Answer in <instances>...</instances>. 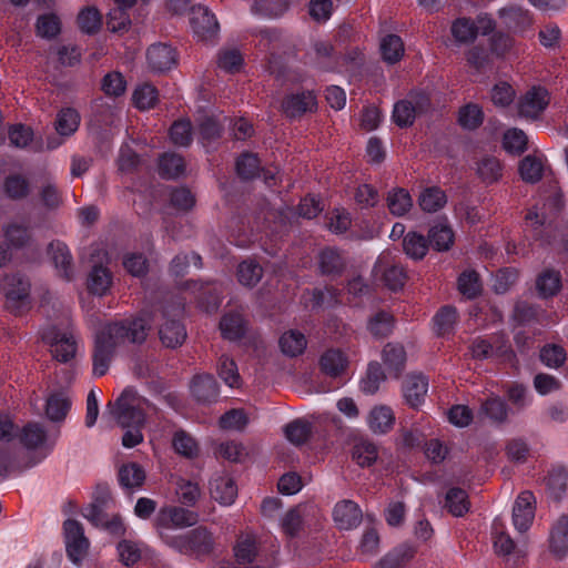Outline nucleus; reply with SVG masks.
Here are the masks:
<instances>
[{
  "label": "nucleus",
  "instance_id": "f257e3e1",
  "mask_svg": "<svg viewBox=\"0 0 568 568\" xmlns=\"http://www.w3.org/2000/svg\"><path fill=\"white\" fill-rule=\"evenodd\" d=\"M146 322L141 317L124 318L105 324L95 334L92 353L93 375L104 376L110 367L115 348L125 343L141 344L148 336Z\"/></svg>",
  "mask_w": 568,
  "mask_h": 568
},
{
  "label": "nucleus",
  "instance_id": "f03ea898",
  "mask_svg": "<svg viewBox=\"0 0 568 568\" xmlns=\"http://www.w3.org/2000/svg\"><path fill=\"white\" fill-rule=\"evenodd\" d=\"M161 539L179 552L195 557L209 556L214 549V538L207 528L203 526L180 535L162 531Z\"/></svg>",
  "mask_w": 568,
  "mask_h": 568
},
{
  "label": "nucleus",
  "instance_id": "7ed1b4c3",
  "mask_svg": "<svg viewBox=\"0 0 568 568\" xmlns=\"http://www.w3.org/2000/svg\"><path fill=\"white\" fill-rule=\"evenodd\" d=\"M143 406L154 409V405L141 398L133 388H125L114 403L113 414L116 423L122 428L143 427L145 423Z\"/></svg>",
  "mask_w": 568,
  "mask_h": 568
},
{
  "label": "nucleus",
  "instance_id": "20e7f679",
  "mask_svg": "<svg viewBox=\"0 0 568 568\" xmlns=\"http://www.w3.org/2000/svg\"><path fill=\"white\" fill-rule=\"evenodd\" d=\"M318 92L315 89L297 88L285 92L280 110L290 122L301 121L318 111Z\"/></svg>",
  "mask_w": 568,
  "mask_h": 568
},
{
  "label": "nucleus",
  "instance_id": "39448f33",
  "mask_svg": "<svg viewBox=\"0 0 568 568\" xmlns=\"http://www.w3.org/2000/svg\"><path fill=\"white\" fill-rule=\"evenodd\" d=\"M31 284L21 273H13L4 277L6 307L14 315L26 314L32 306L30 295Z\"/></svg>",
  "mask_w": 568,
  "mask_h": 568
},
{
  "label": "nucleus",
  "instance_id": "423d86ee",
  "mask_svg": "<svg viewBox=\"0 0 568 568\" xmlns=\"http://www.w3.org/2000/svg\"><path fill=\"white\" fill-rule=\"evenodd\" d=\"M14 428L9 417L0 415V481L6 480L11 473L22 470L18 450L10 445L14 438Z\"/></svg>",
  "mask_w": 568,
  "mask_h": 568
},
{
  "label": "nucleus",
  "instance_id": "0eeeda50",
  "mask_svg": "<svg viewBox=\"0 0 568 568\" xmlns=\"http://www.w3.org/2000/svg\"><path fill=\"white\" fill-rule=\"evenodd\" d=\"M62 528L67 557L74 566L80 567L90 548V540L84 534L83 525L69 518L63 523Z\"/></svg>",
  "mask_w": 568,
  "mask_h": 568
},
{
  "label": "nucleus",
  "instance_id": "6e6552de",
  "mask_svg": "<svg viewBox=\"0 0 568 568\" xmlns=\"http://www.w3.org/2000/svg\"><path fill=\"white\" fill-rule=\"evenodd\" d=\"M316 265L320 275L336 280L346 271L348 261L345 251L327 245L318 251Z\"/></svg>",
  "mask_w": 568,
  "mask_h": 568
},
{
  "label": "nucleus",
  "instance_id": "1a4fd4ad",
  "mask_svg": "<svg viewBox=\"0 0 568 568\" xmlns=\"http://www.w3.org/2000/svg\"><path fill=\"white\" fill-rule=\"evenodd\" d=\"M43 341L49 344L50 352L55 361L69 363L75 357L77 341L71 332L52 327L43 334Z\"/></svg>",
  "mask_w": 568,
  "mask_h": 568
},
{
  "label": "nucleus",
  "instance_id": "9d476101",
  "mask_svg": "<svg viewBox=\"0 0 568 568\" xmlns=\"http://www.w3.org/2000/svg\"><path fill=\"white\" fill-rule=\"evenodd\" d=\"M199 520V515L193 511L178 506L163 507L159 511L155 525L159 534L162 531L170 534L172 528H184L194 526Z\"/></svg>",
  "mask_w": 568,
  "mask_h": 568
},
{
  "label": "nucleus",
  "instance_id": "9b49d317",
  "mask_svg": "<svg viewBox=\"0 0 568 568\" xmlns=\"http://www.w3.org/2000/svg\"><path fill=\"white\" fill-rule=\"evenodd\" d=\"M550 102L549 92L541 85H535L520 97L518 114L526 119L536 120L547 109Z\"/></svg>",
  "mask_w": 568,
  "mask_h": 568
},
{
  "label": "nucleus",
  "instance_id": "f8f14e48",
  "mask_svg": "<svg viewBox=\"0 0 568 568\" xmlns=\"http://www.w3.org/2000/svg\"><path fill=\"white\" fill-rule=\"evenodd\" d=\"M190 23L194 34L203 41L213 40L220 30L215 14L203 6H193L191 8Z\"/></svg>",
  "mask_w": 568,
  "mask_h": 568
},
{
  "label": "nucleus",
  "instance_id": "ddd939ff",
  "mask_svg": "<svg viewBox=\"0 0 568 568\" xmlns=\"http://www.w3.org/2000/svg\"><path fill=\"white\" fill-rule=\"evenodd\" d=\"M332 517L339 530H353L362 524L363 510L356 501L342 499L334 505Z\"/></svg>",
  "mask_w": 568,
  "mask_h": 568
},
{
  "label": "nucleus",
  "instance_id": "4468645a",
  "mask_svg": "<svg viewBox=\"0 0 568 568\" xmlns=\"http://www.w3.org/2000/svg\"><path fill=\"white\" fill-rule=\"evenodd\" d=\"M146 60L153 72L162 73L178 64L179 55L171 44L159 42L148 48Z\"/></svg>",
  "mask_w": 568,
  "mask_h": 568
},
{
  "label": "nucleus",
  "instance_id": "2eb2a0df",
  "mask_svg": "<svg viewBox=\"0 0 568 568\" xmlns=\"http://www.w3.org/2000/svg\"><path fill=\"white\" fill-rule=\"evenodd\" d=\"M536 498L531 491L520 493L513 507V523L519 532L527 531L535 518Z\"/></svg>",
  "mask_w": 568,
  "mask_h": 568
},
{
  "label": "nucleus",
  "instance_id": "dca6fc26",
  "mask_svg": "<svg viewBox=\"0 0 568 568\" xmlns=\"http://www.w3.org/2000/svg\"><path fill=\"white\" fill-rule=\"evenodd\" d=\"M190 389L194 399L202 404L215 403L220 396L219 383L211 374L195 375L191 382Z\"/></svg>",
  "mask_w": 568,
  "mask_h": 568
},
{
  "label": "nucleus",
  "instance_id": "f3484780",
  "mask_svg": "<svg viewBox=\"0 0 568 568\" xmlns=\"http://www.w3.org/2000/svg\"><path fill=\"white\" fill-rule=\"evenodd\" d=\"M219 328L224 339L237 342L246 336L248 322L242 313L229 311L222 315Z\"/></svg>",
  "mask_w": 568,
  "mask_h": 568
},
{
  "label": "nucleus",
  "instance_id": "a211bd4d",
  "mask_svg": "<svg viewBox=\"0 0 568 568\" xmlns=\"http://www.w3.org/2000/svg\"><path fill=\"white\" fill-rule=\"evenodd\" d=\"M428 378L423 374L408 375L403 382V395L406 404L418 409L425 402L428 392Z\"/></svg>",
  "mask_w": 568,
  "mask_h": 568
},
{
  "label": "nucleus",
  "instance_id": "6ab92c4d",
  "mask_svg": "<svg viewBox=\"0 0 568 568\" xmlns=\"http://www.w3.org/2000/svg\"><path fill=\"white\" fill-rule=\"evenodd\" d=\"M48 253L59 275L71 281L74 275L73 258L69 247L61 241H53L48 246Z\"/></svg>",
  "mask_w": 568,
  "mask_h": 568
},
{
  "label": "nucleus",
  "instance_id": "aec40b11",
  "mask_svg": "<svg viewBox=\"0 0 568 568\" xmlns=\"http://www.w3.org/2000/svg\"><path fill=\"white\" fill-rule=\"evenodd\" d=\"M113 284V274L109 267L94 264L88 274L87 288L92 295L104 296Z\"/></svg>",
  "mask_w": 568,
  "mask_h": 568
},
{
  "label": "nucleus",
  "instance_id": "412c9836",
  "mask_svg": "<svg viewBox=\"0 0 568 568\" xmlns=\"http://www.w3.org/2000/svg\"><path fill=\"white\" fill-rule=\"evenodd\" d=\"M549 549L557 559L568 556V517L566 515L560 516L550 530Z\"/></svg>",
  "mask_w": 568,
  "mask_h": 568
},
{
  "label": "nucleus",
  "instance_id": "4be33fe9",
  "mask_svg": "<svg viewBox=\"0 0 568 568\" xmlns=\"http://www.w3.org/2000/svg\"><path fill=\"white\" fill-rule=\"evenodd\" d=\"M498 13L505 27L513 32H525L532 24L530 12L520 7L503 8Z\"/></svg>",
  "mask_w": 568,
  "mask_h": 568
},
{
  "label": "nucleus",
  "instance_id": "5701e85b",
  "mask_svg": "<svg viewBox=\"0 0 568 568\" xmlns=\"http://www.w3.org/2000/svg\"><path fill=\"white\" fill-rule=\"evenodd\" d=\"M382 359L389 375L398 378L406 364V351L402 344L387 343L382 351Z\"/></svg>",
  "mask_w": 568,
  "mask_h": 568
},
{
  "label": "nucleus",
  "instance_id": "b1692460",
  "mask_svg": "<svg viewBox=\"0 0 568 568\" xmlns=\"http://www.w3.org/2000/svg\"><path fill=\"white\" fill-rule=\"evenodd\" d=\"M2 191L9 200L22 201L31 194L32 186L23 174L10 173L3 179Z\"/></svg>",
  "mask_w": 568,
  "mask_h": 568
},
{
  "label": "nucleus",
  "instance_id": "393cba45",
  "mask_svg": "<svg viewBox=\"0 0 568 568\" xmlns=\"http://www.w3.org/2000/svg\"><path fill=\"white\" fill-rule=\"evenodd\" d=\"M159 335L162 344L169 348L180 347L186 338V329L180 320L168 318L161 325Z\"/></svg>",
  "mask_w": 568,
  "mask_h": 568
},
{
  "label": "nucleus",
  "instance_id": "a878e982",
  "mask_svg": "<svg viewBox=\"0 0 568 568\" xmlns=\"http://www.w3.org/2000/svg\"><path fill=\"white\" fill-rule=\"evenodd\" d=\"M262 162L257 153L243 151L235 160V171L242 181H252L260 176Z\"/></svg>",
  "mask_w": 568,
  "mask_h": 568
},
{
  "label": "nucleus",
  "instance_id": "bb28decb",
  "mask_svg": "<svg viewBox=\"0 0 568 568\" xmlns=\"http://www.w3.org/2000/svg\"><path fill=\"white\" fill-rule=\"evenodd\" d=\"M458 322V312L453 305L442 306L433 317L434 332L438 337L453 335Z\"/></svg>",
  "mask_w": 568,
  "mask_h": 568
},
{
  "label": "nucleus",
  "instance_id": "cd10ccee",
  "mask_svg": "<svg viewBox=\"0 0 568 568\" xmlns=\"http://www.w3.org/2000/svg\"><path fill=\"white\" fill-rule=\"evenodd\" d=\"M386 205L392 215L402 217L412 210L413 199L407 189L397 186L387 192Z\"/></svg>",
  "mask_w": 568,
  "mask_h": 568
},
{
  "label": "nucleus",
  "instance_id": "c85d7f7f",
  "mask_svg": "<svg viewBox=\"0 0 568 568\" xmlns=\"http://www.w3.org/2000/svg\"><path fill=\"white\" fill-rule=\"evenodd\" d=\"M546 487L549 497L560 501L568 490V469L564 466L552 467L548 473Z\"/></svg>",
  "mask_w": 568,
  "mask_h": 568
},
{
  "label": "nucleus",
  "instance_id": "c756f323",
  "mask_svg": "<svg viewBox=\"0 0 568 568\" xmlns=\"http://www.w3.org/2000/svg\"><path fill=\"white\" fill-rule=\"evenodd\" d=\"M145 478L146 475L144 468L133 462L123 464L118 471L120 486L129 490L140 489L143 486Z\"/></svg>",
  "mask_w": 568,
  "mask_h": 568
},
{
  "label": "nucleus",
  "instance_id": "7c9ffc66",
  "mask_svg": "<svg viewBox=\"0 0 568 568\" xmlns=\"http://www.w3.org/2000/svg\"><path fill=\"white\" fill-rule=\"evenodd\" d=\"M444 508L454 517H464L470 509L467 491L460 487H450L445 494Z\"/></svg>",
  "mask_w": 568,
  "mask_h": 568
},
{
  "label": "nucleus",
  "instance_id": "2f4dec72",
  "mask_svg": "<svg viewBox=\"0 0 568 568\" xmlns=\"http://www.w3.org/2000/svg\"><path fill=\"white\" fill-rule=\"evenodd\" d=\"M318 364L324 375L336 378L345 371L347 358L342 351L331 348L322 354Z\"/></svg>",
  "mask_w": 568,
  "mask_h": 568
},
{
  "label": "nucleus",
  "instance_id": "473e14b6",
  "mask_svg": "<svg viewBox=\"0 0 568 568\" xmlns=\"http://www.w3.org/2000/svg\"><path fill=\"white\" fill-rule=\"evenodd\" d=\"M416 549L409 544H400L388 551L374 568H403L415 556Z\"/></svg>",
  "mask_w": 568,
  "mask_h": 568
},
{
  "label": "nucleus",
  "instance_id": "72a5a7b5",
  "mask_svg": "<svg viewBox=\"0 0 568 568\" xmlns=\"http://www.w3.org/2000/svg\"><path fill=\"white\" fill-rule=\"evenodd\" d=\"M278 346L285 356L297 357L305 352L307 339L298 329H288L281 335Z\"/></svg>",
  "mask_w": 568,
  "mask_h": 568
},
{
  "label": "nucleus",
  "instance_id": "f704fd0d",
  "mask_svg": "<svg viewBox=\"0 0 568 568\" xmlns=\"http://www.w3.org/2000/svg\"><path fill=\"white\" fill-rule=\"evenodd\" d=\"M371 430L375 434L388 433L395 424V415L390 407L381 405L375 406L367 418Z\"/></svg>",
  "mask_w": 568,
  "mask_h": 568
},
{
  "label": "nucleus",
  "instance_id": "c9c22d12",
  "mask_svg": "<svg viewBox=\"0 0 568 568\" xmlns=\"http://www.w3.org/2000/svg\"><path fill=\"white\" fill-rule=\"evenodd\" d=\"M480 410L493 423L504 424L508 419L510 408L500 396L491 395L481 402Z\"/></svg>",
  "mask_w": 568,
  "mask_h": 568
},
{
  "label": "nucleus",
  "instance_id": "e433bc0d",
  "mask_svg": "<svg viewBox=\"0 0 568 568\" xmlns=\"http://www.w3.org/2000/svg\"><path fill=\"white\" fill-rule=\"evenodd\" d=\"M447 203V195L439 186L425 187L418 196V205L426 213H436Z\"/></svg>",
  "mask_w": 568,
  "mask_h": 568
},
{
  "label": "nucleus",
  "instance_id": "4c0bfd02",
  "mask_svg": "<svg viewBox=\"0 0 568 568\" xmlns=\"http://www.w3.org/2000/svg\"><path fill=\"white\" fill-rule=\"evenodd\" d=\"M115 549L119 561L125 567H133L142 559L143 542L122 538Z\"/></svg>",
  "mask_w": 568,
  "mask_h": 568
},
{
  "label": "nucleus",
  "instance_id": "58836bf2",
  "mask_svg": "<svg viewBox=\"0 0 568 568\" xmlns=\"http://www.w3.org/2000/svg\"><path fill=\"white\" fill-rule=\"evenodd\" d=\"M561 288L560 272L548 268L542 271L536 280V290L542 298H549L559 293Z\"/></svg>",
  "mask_w": 568,
  "mask_h": 568
},
{
  "label": "nucleus",
  "instance_id": "ea45409f",
  "mask_svg": "<svg viewBox=\"0 0 568 568\" xmlns=\"http://www.w3.org/2000/svg\"><path fill=\"white\" fill-rule=\"evenodd\" d=\"M403 248L409 258L420 261L427 255L429 250L427 236L416 231H410L403 239Z\"/></svg>",
  "mask_w": 568,
  "mask_h": 568
},
{
  "label": "nucleus",
  "instance_id": "a19ab883",
  "mask_svg": "<svg viewBox=\"0 0 568 568\" xmlns=\"http://www.w3.org/2000/svg\"><path fill=\"white\" fill-rule=\"evenodd\" d=\"M429 247L437 252L448 251L454 244L455 234L450 226L446 224L433 225L427 235Z\"/></svg>",
  "mask_w": 568,
  "mask_h": 568
},
{
  "label": "nucleus",
  "instance_id": "79ce46f5",
  "mask_svg": "<svg viewBox=\"0 0 568 568\" xmlns=\"http://www.w3.org/2000/svg\"><path fill=\"white\" fill-rule=\"evenodd\" d=\"M185 171L183 156L176 153H163L159 159V173L161 178L170 180L181 176Z\"/></svg>",
  "mask_w": 568,
  "mask_h": 568
},
{
  "label": "nucleus",
  "instance_id": "37998d69",
  "mask_svg": "<svg viewBox=\"0 0 568 568\" xmlns=\"http://www.w3.org/2000/svg\"><path fill=\"white\" fill-rule=\"evenodd\" d=\"M286 439L295 445L301 446L305 444L312 435V424L303 418H296L283 428Z\"/></svg>",
  "mask_w": 568,
  "mask_h": 568
},
{
  "label": "nucleus",
  "instance_id": "c03bdc74",
  "mask_svg": "<svg viewBox=\"0 0 568 568\" xmlns=\"http://www.w3.org/2000/svg\"><path fill=\"white\" fill-rule=\"evenodd\" d=\"M405 48L402 38L397 34H387L381 41L382 59L388 64H396L404 57Z\"/></svg>",
  "mask_w": 568,
  "mask_h": 568
},
{
  "label": "nucleus",
  "instance_id": "a18cd8bd",
  "mask_svg": "<svg viewBox=\"0 0 568 568\" xmlns=\"http://www.w3.org/2000/svg\"><path fill=\"white\" fill-rule=\"evenodd\" d=\"M3 236L8 246L20 250L30 243L31 231L28 225L12 222L3 227Z\"/></svg>",
  "mask_w": 568,
  "mask_h": 568
},
{
  "label": "nucleus",
  "instance_id": "49530a36",
  "mask_svg": "<svg viewBox=\"0 0 568 568\" xmlns=\"http://www.w3.org/2000/svg\"><path fill=\"white\" fill-rule=\"evenodd\" d=\"M457 286L459 293L468 300L476 298L483 291L480 276L475 270L462 272L457 278Z\"/></svg>",
  "mask_w": 568,
  "mask_h": 568
},
{
  "label": "nucleus",
  "instance_id": "de8ad7c7",
  "mask_svg": "<svg viewBox=\"0 0 568 568\" xmlns=\"http://www.w3.org/2000/svg\"><path fill=\"white\" fill-rule=\"evenodd\" d=\"M518 172L524 182L535 184L542 179V161L536 155L528 154L519 162Z\"/></svg>",
  "mask_w": 568,
  "mask_h": 568
},
{
  "label": "nucleus",
  "instance_id": "09e8293b",
  "mask_svg": "<svg viewBox=\"0 0 568 568\" xmlns=\"http://www.w3.org/2000/svg\"><path fill=\"white\" fill-rule=\"evenodd\" d=\"M484 118L483 109L477 103L469 102L459 109L457 121L464 130L474 131L483 124Z\"/></svg>",
  "mask_w": 568,
  "mask_h": 568
},
{
  "label": "nucleus",
  "instance_id": "8fccbe9b",
  "mask_svg": "<svg viewBox=\"0 0 568 568\" xmlns=\"http://www.w3.org/2000/svg\"><path fill=\"white\" fill-rule=\"evenodd\" d=\"M20 443L28 449H37L47 440V430L36 422L26 424L19 436Z\"/></svg>",
  "mask_w": 568,
  "mask_h": 568
},
{
  "label": "nucleus",
  "instance_id": "3c124183",
  "mask_svg": "<svg viewBox=\"0 0 568 568\" xmlns=\"http://www.w3.org/2000/svg\"><path fill=\"white\" fill-rule=\"evenodd\" d=\"M211 494L220 504L231 505L237 496V486L230 477H219L212 484Z\"/></svg>",
  "mask_w": 568,
  "mask_h": 568
},
{
  "label": "nucleus",
  "instance_id": "603ef678",
  "mask_svg": "<svg viewBox=\"0 0 568 568\" xmlns=\"http://www.w3.org/2000/svg\"><path fill=\"white\" fill-rule=\"evenodd\" d=\"M80 114L74 108H62L55 119V130L62 136L72 135L80 125Z\"/></svg>",
  "mask_w": 568,
  "mask_h": 568
},
{
  "label": "nucleus",
  "instance_id": "864d4df0",
  "mask_svg": "<svg viewBox=\"0 0 568 568\" xmlns=\"http://www.w3.org/2000/svg\"><path fill=\"white\" fill-rule=\"evenodd\" d=\"M236 276L243 286L254 287L263 276V268L255 260L247 258L239 264Z\"/></svg>",
  "mask_w": 568,
  "mask_h": 568
},
{
  "label": "nucleus",
  "instance_id": "5fc2aeb1",
  "mask_svg": "<svg viewBox=\"0 0 568 568\" xmlns=\"http://www.w3.org/2000/svg\"><path fill=\"white\" fill-rule=\"evenodd\" d=\"M394 328V316L386 312L379 311L374 314L367 324V329L376 338L387 337Z\"/></svg>",
  "mask_w": 568,
  "mask_h": 568
},
{
  "label": "nucleus",
  "instance_id": "6e6d98bb",
  "mask_svg": "<svg viewBox=\"0 0 568 568\" xmlns=\"http://www.w3.org/2000/svg\"><path fill=\"white\" fill-rule=\"evenodd\" d=\"M416 116L417 114L410 100L402 99L394 104L392 120L398 128L407 129L412 126Z\"/></svg>",
  "mask_w": 568,
  "mask_h": 568
},
{
  "label": "nucleus",
  "instance_id": "4d7b16f0",
  "mask_svg": "<svg viewBox=\"0 0 568 568\" xmlns=\"http://www.w3.org/2000/svg\"><path fill=\"white\" fill-rule=\"evenodd\" d=\"M172 445L179 455L190 459L197 457L200 453L199 444L195 438L182 429L174 433Z\"/></svg>",
  "mask_w": 568,
  "mask_h": 568
},
{
  "label": "nucleus",
  "instance_id": "13d9d810",
  "mask_svg": "<svg viewBox=\"0 0 568 568\" xmlns=\"http://www.w3.org/2000/svg\"><path fill=\"white\" fill-rule=\"evenodd\" d=\"M452 36L457 42H473L478 34V26L470 18L456 19L450 28Z\"/></svg>",
  "mask_w": 568,
  "mask_h": 568
},
{
  "label": "nucleus",
  "instance_id": "bf43d9fd",
  "mask_svg": "<svg viewBox=\"0 0 568 568\" xmlns=\"http://www.w3.org/2000/svg\"><path fill=\"white\" fill-rule=\"evenodd\" d=\"M37 36L52 40L61 32V21L55 13L40 14L36 23Z\"/></svg>",
  "mask_w": 568,
  "mask_h": 568
},
{
  "label": "nucleus",
  "instance_id": "052dcab7",
  "mask_svg": "<svg viewBox=\"0 0 568 568\" xmlns=\"http://www.w3.org/2000/svg\"><path fill=\"white\" fill-rule=\"evenodd\" d=\"M386 378L385 372L378 362L368 364L366 376L361 382V390L365 394H375L381 386V383Z\"/></svg>",
  "mask_w": 568,
  "mask_h": 568
},
{
  "label": "nucleus",
  "instance_id": "680f3d73",
  "mask_svg": "<svg viewBox=\"0 0 568 568\" xmlns=\"http://www.w3.org/2000/svg\"><path fill=\"white\" fill-rule=\"evenodd\" d=\"M133 104L139 110H149L155 106L159 100V91L151 83L139 85L133 92Z\"/></svg>",
  "mask_w": 568,
  "mask_h": 568
},
{
  "label": "nucleus",
  "instance_id": "e2e57ef3",
  "mask_svg": "<svg viewBox=\"0 0 568 568\" xmlns=\"http://www.w3.org/2000/svg\"><path fill=\"white\" fill-rule=\"evenodd\" d=\"M281 528L286 537L296 538L304 528V518L300 507H293L281 519Z\"/></svg>",
  "mask_w": 568,
  "mask_h": 568
},
{
  "label": "nucleus",
  "instance_id": "0e129e2a",
  "mask_svg": "<svg viewBox=\"0 0 568 568\" xmlns=\"http://www.w3.org/2000/svg\"><path fill=\"white\" fill-rule=\"evenodd\" d=\"M78 26L87 34H95L102 26V14L94 7H87L78 14Z\"/></svg>",
  "mask_w": 568,
  "mask_h": 568
},
{
  "label": "nucleus",
  "instance_id": "69168bd1",
  "mask_svg": "<svg viewBox=\"0 0 568 568\" xmlns=\"http://www.w3.org/2000/svg\"><path fill=\"white\" fill-rule=\"evenodd\" d=\"M71 403L62 394H52L47 399L45 414L52 422H61L65 418Z\"/></svg>",
  "mask_w": 568,
  "mask_h": 568
},
{
  "label": "nucleus",
  "instance_id": "338daca9",
  "mask_svg": "<svg viewBox=\"0 0 568 568\" xmlns=\"http://www.w3.org/2000/svg\"><path fill=\"white\" fill-rule=\"evenodd\" d=\"M122 265L134 277H143L149 272V261L143 253L131 252L124 254Z\"/></svg>",
  "mask_w": 568,
  "mask_h": 568
},
{
  "label": "nucleus",
  "instance_id": "774afa93",
  "mask_svg": "<svg viewBox=\"0 0 568 568\" xmlns=\"http://www.w3.org/2000/svg\"><path fill=\"white\" fill-rule=\"evenodd\" d=\"M217 373L221 379L230 387L240 385L241 376L239 374L235 361L227 355H222L217 361Z\"/></svg>",
  "mask_w": 568,
  "mask_h": 568
}]
</instances>
